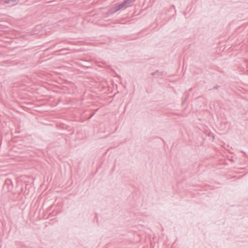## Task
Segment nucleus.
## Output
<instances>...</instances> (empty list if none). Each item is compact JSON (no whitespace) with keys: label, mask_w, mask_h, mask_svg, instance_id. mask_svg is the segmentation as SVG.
<instances>
[{"label":"nucleus","mask_w":248,"mask_h":248,"mask_svg":"<svg viewBox=\"0 0 248 248\" xmlns=\"http://www.w3.org/2000/svg\"><path fill=\"white\" fill-rule=\"evenodd\" d=\"M93 115H94V113H93V114L91 115V116L90 118H91V117H92Z\"/></svg>","instance_id":"6e6552de"},{"label":"nucleus","mask_w":248,"mask_h":248,"mask_svg":"<svg viewBox=\"0 0 248 248\" xmlns=\"http://www.w3.org/2000/svg\"><path fill=\"white\" fill-rule=\"evenodd\" d=\"M113 9L114 10V11H115V12H116L117 11H119V10H120V8L119 7V6L118 5H116L114 7V8H113Z\"/></svg>","instance_id":"20e7f679"},{"label":"nucleus","mask_w":248,"mask_h":248,"mask_svg":"<svg viewBox=\"0 0 248 248\" xmlns=\"http://www.w3.org/2000/svg\"><path fill=\"white\" fill-rule=\"evenodd\" d=\"M131 3L133 2L134 1H135L136 0H129Z\"/></svg>","instance_id":"0eeeda50"},{"label":"nucleus","mask_w":248,"mask_h":248,"mask_svg":"<svg viewBox=\"0 0 248 248\" xmlns=\"http://www.w3.org/2000/svg\"><path fill=\"white\" fill-rule=\"evenodd\" d=\"M132 3L129 0H124L122 3L118 4L121 9L126 8L131 5Z\"/></svg>","instance_id":"f257e3e1"},{"label":"nucleus","mask_w":248,"mask_h":248,"mask_svg":"<svg viewBox=\"0 0 248 248\" xmlns=\"http://www.w3.org/2000/svg\"><path fill=\"white\" fill-rule=\"evenodd\" d=\"M158 71H156V72L153 73V76L155 77L158 74Z\"/></svg>","instance_id":"39448f33"},{"label":"nucleus","mask_w":248,"mask_h":248,"mask_svg":"<svg viewBox=\"0 0 248 248\" xmlns=\"http://www.w3.org/2000/svg\"><path fill=\"white\" fill-rule=\"evenodd\" d=\"M19 0H2L3 3L7 4L9 6H13L16 4Z\"/></svg>","instance_id":"f03ea898"},{"label":"nucleus","mask_w":248,"mask_h":248,"mask_svg":"<svg viewBox=\"0 0 248 248\" xmlns=\"http://www.w3.org/2000/svg\"><path fill=\"white\" fill-rule=\"evenodd\" d=\"M186 100V98H184L183 101V104H184L185 102V101Z\"/></svg>","instance_id":"423d86ee"},{"label":"nucleus","mask_w":248,"mask_h":248,"mask_svg":"<svg viewBox=\"0 0 248 248\" xmlns=\"http://www.w3.org/2000/svg\"><path fill=\"white\" fill-rule=\"evenodd\" d=\"M115 13V11H114V10L113 9H110L108 12L107 15L108 16H110L113 15L114 13Z\"/></svg>","instance_id":"7ed1b4c3"}]
</instances>
